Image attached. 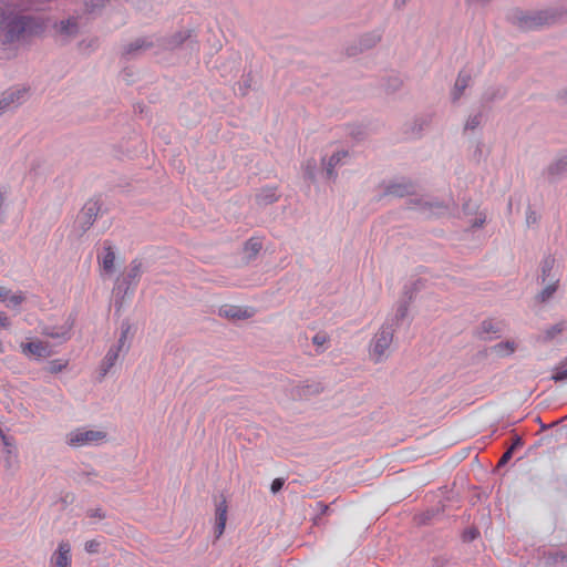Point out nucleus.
Wrapping results in <instances>:
<instances>
[{
	"label": "nucleus",
	"instance_id": "nucleus-49",
	"mask_svg": "<svg viewBox=\"0 0 567 567\" xmlns=\"http://www.w3.org/2000/svg\"><path fill=\"white\" fill-rule=\"evenodd\" d=\"M538 220V216L536 214V212L532 210V209H528L526 212V223L527 225H533V224H536Z\"/></svg>",
	"mask_w": 567,
	"mask_h": 567
},
{
	"label": "nucleus",
	"instance_id": "nucleus-26",
	"mask_svg": "<svg viewBox=\"0 0 567 567\" xmlns=\"http://www.w3.org/2000/svg\"><path fill=\"white\" fill-rule=\"evenodd\" d=\"M114 261H115V252L113 247L105 243L103 248V256L99 257V262L102 266L103 270L111 274L114 271Z\"/></svg>",
	"mask_w": 567,
	"mask_h": 567
},
{
	"label": "nucleus",
	"instance_id": "nucleus-22",
	"mask_svg": "<svg viewBox=\"0 0 567 567\" xmlns=\"http://www.w3.org/2000/svg\"><path fill=\"white\" fill-rule=\"evenodd\" d=\"M506 95L507 90L504 85H491L483 92L481 102L483 106H486L494 102L504 100Z\"/></svg>",
	"mask_w": 567,
	"mask_h": 567
},
{
	"label": "nucleus",
	"instance_id": "nucleus-50",
	"mask_svg": "<svg viewBox=\"0 0 567 567\" xmlns=\"http://www.w3.org/2000/svg\"><path fill=\"white\" fill-rule=\"evenodd\" d=\"M523 444H524L523 439L516 434V435H514L512 445L508 449H511L512 451H515L516 449L522 447Z\"/></svg>",
	"mask_w": 567,
	"mask_h": 567
},
{
	"label": "nucleus",
	"instance_id": "nucleus-43",
	"mask_svg": "<svg viewBox=\"0 0 567 567\" xmlns=\"http://www.w3.org/2000/svg\"><path fill=\"white\" fill-rule=\"evenodd\" d=\"M100 542L96 539L87 540L84 545V549L89 554H96L99 551Z\"/></svg>",
	"mask_w": 567,
	"mask_h": 567
},
{
	"label": "nucleus",
	"instance_id": "nucleus-46",
	"mask_svg": "<svg viewBox=\"0 0 567 567\" xmlns=\"http://www.w3.org/2000/svg\"><path fill=\"white\" fill-rule=\"evenodd\" d=\"M478 536V532L476 528H470V529H466L463 534V539L465 542H472L474 540L476 537Z\"/></svg>",
	"mask_w": 567,
	"mask_h": 567
},
{
	"label": "nucleus",
	"instance_id": "nucleus-39",
	"mask_svg": "<svg viewBox=\"0 0 567 567\" xmlns=\"http://www.w3.org/2000/svg\"><path fill=\"white\" fill-rule=\"evenodd\" d=\"M25 300L23 292L11 293L6 301L7 307L17 308Z\"/></svg>",
	"mask_w": 567,
	"mask_h": 567
},
{
	"label": "nucleus",
	"instance_id": "nucleus-5",
	"mask_svg": "<svg viewBox=\"0 0 567 567\" xmlns=\"http://www.w3.org/2000/svg\"><path fill=\"white\" fill-rule=\"evenodd\" d=\"M106 436L104 431L80 427L68 433L65 442L72 447H82L101 444L105 442Z\"/></svg>",
	"mask_w": 567,
	"mask_h": 567
},
{
	"label": "nucleus",
	"instance_id": "nucleus-3",
	"mask_svg": "<svg viewBox=\"0 0 567 567\" xmlns=\"http://www.w3.org/2000/svg\"><path fill=\"white\" fill-rule=\"evenodd\" d=\"M35 20L30 16L7 13L0 29L3 31V43L10 44L19 41L22 35L32 29Z\"/></svg>",
	"mask_w": 567,
	"mask_h": 567
},
{
	"label": "nucleus",
	"instance_id": "nucleus-16",
	"mask_svg": "<svg viewBox=\"0 0 567 567\" xmlns=\"http://www.w3.org/2000/svg\"><path fill=\"white\" fill-rule=\"evenodd\" d=\"M154 45L155 42L151 38H138L124 47L123 54L128 59H133L152 49Z\"/></svg>",
	"mask_w": 567,
	"mask_h": 567
},
{
	"label": "nucleus",
	"instance_id": "nucleus-56",
	"mask_svg": "<svg viewBox=\"0 0 567 567\" xmlns=\"http://www.w3.org/2000/svg\"><path fill=\"white\" fill-rule=\"evenodd\" d=\"M317 508L322 513L324 514L328 509H329V506L323 504L322 502H318L317 503Z\"/></svg>",
	"mask_w": 567,
	"mask_h": 567
},
{
	"label": "nucleus",
	"instance_id": "nucleus-55",
	"mask_svg": "<svg viewBox=\"0 0 567 567\" xmlns=\"http://www.w3.org/2000/svg\"><path fill=\"white\" fill-rule=\"evenodd\" d=\"M125 342H126V339H122V337L120 336L118 340H117V344L114 346L115 349H118V352L122 351V349L124 348L125 346Z\"/></svg>",
	"mask_w": 567,
	"mask_h": 567
},
{
	"label": "nucleus",
	"instance_id": "nucleus-47",
	"mask_svg": "<svg viewBox=\"0 0 567 567\" xmlns=\"http://www.w3.org/2000/svg\"><path fill=\"white\" fill-rule=\"evenodd\" d=\"M513 453H514V451H512L511 449H507L506 452L499 458L497 466L498 467L504 466L512 458Z\"/></svg>",
	"mask_w": 567,
	"mask_h": 567
},
{
	"label": "nucleus",
	"instance_id": "nucleus-63",
	"mask_svg": "<svg viewBox=\"0 0 567 567\" xmlns=\"http://www.w3.org/2000/svg\"><path fill=\"white\" fill-rule=\"evenodd\" d=\"M0 352H3L2 343L0 342Z\"/></svg>",
	"mask_w": 567,
	"mask_h": 567
},
{
	"label": "nucleus",
	"instance_id": "nucleus-29",
	"mask_svg": "<svg viewBox=\"0 0 567 567\" xmlns=\"http://www.w3.org/2000/svg\"><path fill=\"white\" fill-rule=\"evenodd\" d=\"M278 199L277 189L275 187H265L256 195V202L260 206H267Z\"/></svg>",
	"mask_w": 567,
	"mask_h": 567
},
{
	"label": "nucleus",
	"instance_id": "nucleus-34",
	"mask_svg": "<svg viewBox=\"0 0 567 567\" xmlns=\"http://www.w3.org/2000/svg\"><path fill=\"white\" fill-rule=\"evenodd\" d=\"M408 311H409V303L406 301H402L399 303L395 315L392 318L386 319L385 321L391 322L393 320V322L395 323V329H396L398 326L400 324V322L402 320H404L405 317L408 316Z\"/></svg>",
	"mask_w": 567,
	"mask_h": 567
},
{
	"label": "nucleus",
	"instance_id": "nucleus-37",
	"mask_svg": "<svg viewBox=\"0 0 567 567\" xmlns=\"http://www.w3.org/2000/svg\"><path fill=\"white\" fill-rule=\"evenodd\" d=\"M403 85V81L398 76L389 78L384 83V89L388 93L398 92Z\"/></svg>",
	"mask_w": 567,
	"mask_h": 567
},
{
	"label": "nucleus",
	"instance_id": "nucleus-7",
	"mask_svg": "<svg viewBox=\"0 0 567 567\" xmlns=\"http://www.w3.org/2000/svg\"><path fill=\"white\" fill-rule=\"evenodd\" d=\"M28 95L27 87H10L0 95V116L21 105Z\"/></svg>",
	"mask_w": 567,
	"mask_h": 567
},
{
	"label": "nucleus",
	"instance_id": "nucleus-24",
	"mask_svg": "<svg viewBox=\"0 0 567 567\" xmlns=\"http://www.w3.org/2000/svg\"><path fill=\"white\" fill-rule=\"evenodd\" d=\"M348 156L347 151H338L333 153L328 161L326 158H322V164L324 166L326 176L329 179L334 181L337 178V173L334 172L336 166H338L341 161Z\"/></svg>",
	"mask_w": 567,
	"mask_h": 567
},
{
	"label": "nucleus",
	"instance_id": "nucleus-25",
	"mask_svg": "<svg viewBox=\"0 0 567 567\" xmlns=\"http://www.w3.org/2000/svg\"><path fill=\"white\" fill-rule=\"evenodd\" d=\"M549 179H558L567 174V155H564L551 163L544 172Z\"/></svg>",
	"mask_w": 567,
	"mask_h": 567
},
{
	"label": "nucleus",
	"instance_id": "nucleus-10",
	"mask_svg": "<svg viewBox=\"0 0 567 567\" xmlns=\"http://www.w3.org/2000/svg\"><path fill=\"white\" fill-rule=\"evenodd\" d=\"M55 33L61 39L62 43H68L79 34L78 18L70 17L61 20L54 24Z\"/></svg>",
	"mask_w": 567,
	"mask_h": 567
},
{
	"label": "nucleus",
	"instance_id": "nucleus-42",
	"mask_svg": "<svg viewBox=\"0 0 567 567\" xmlns=\"http://www.w3.org/2000/svg\"><path fill=\"white\" fill-rule=\"evenodd\" d=\"M85 7L90 12L95 11L99 8H102L105 3V0H84Z\"/></svg>",
	"mask_w": 567,
	"mask_h": 567
},
{
	"label": "nucleus",
	"instance_id": "nucleus-19",
	"mask_svg": "<svg viewBox=\"0 0 567 567\" xmlns=\"http://www.w3.org/2000/svg\"><path fill=\"white\" fill-rule=\"evenodd\" d=\"M381 40V35L377 32L365 33L358 40V47H351L348 49L349 55H355L359 52L372 49Z\"/></svg>",
	"mask_w": 567,
	"mask_h": 567
},
{
	"label": "nucleus",
	"instance_id": "nucleus-48",
	"mask_svg": "<svg viewBox=\"0 0 567 567\" xmlns=\"http://www.w3.org/2000/svg\"><path fill=\"white\" fill-rule=\"evenodd\" d=\"M89 517H97L100 519L105 518V513L101 508H92L86 512Z\"/></svg>",
	"mask_w": 567,
	"mask_h": 567
},
{
	"label": "nucleus",
	"instance_id": "nucleus-38",
	"mask_svg": "<svg viewBox=\"0 0 567 567\" xmlns=\"http://www.w3.org/2000/svg\"><path fill=\"white\" fill-rule=\"evenodd\" d=\"M66 365H68V361L56 359V360H52L48 363L47 370H48V372H50L52 374H56V373L63 371L66 368Z\"/></svg>",
	"mask_w": 567,
	"mask_h": 567
},
{
	"label": "nucleus",
	"instance_id": "nucleus-4",
	"mask_svg": "<svg viewBox=\"0 0 567 567\" xmlns=\"http://www.w3.org/2000/svg\"><path fill=\"white\" fill-rule=\"evenodd\" d=\"M143 271H144L143 262L141 259L135 258L130 262L127 274L125 275L123 280L121 282H118L116 285V287L114 288V292H115L116 297H120V299H121L120 301L118 300L115 301V306L118 309L122 307L124 297L127 293H130V292L132 293L134 291L135 287L137 286L138 281H140V278L143 274Z\"/></svg>",
	"mask_w": 567,
	"mask_h": 567
},
{
	"label": "nucleus",
	"instance_id": "nucleus-9",
	"mask_svg": "<svg viewBox=\"0 0 567 567\" xmlns=\"http://www.w3.org/2000/svg\"><path fill=\"white\" fill-rule=\"evenodd\" d=\"M503 330H504L503 321L485 319L478 324V327L476 329V336L478 339H481L483 341H492L494 339L499 338Z\"/></svg>",
	"mask_w": 567,
	"mask_h": 567
},
{
	"label": "nucleus",
	"instance_id": "nucleus-44",
	"mask_svg": "<svg viewBox=\"0 0 567 567\" xmlns=\"http://www.w3.org/2000/svg\"><path fill=\"white\" fill-rule=\"evenodd\" d=\"M329 340V337L324 332H318L312 338V343L317 347H322L327 341Z\"/></svg>",
	"mask_w": 567,
	"mask_h": 567
},
{
	"label": "nucleus",
	"instance_id": "nucleus-27",
	"mask_svg": "<svg viewBox=\"0 0 567 567\" xmlns=\"http://www.w3.org/2000/svg\"><path fill=\"white\" fill-rule=\"evenodd\" d=\"M118 349H115V347H111L109 349L100 365L101 378H104L107 374V372L114 367L115 362L118 359Z\"/></svg>",
	"mask_w": 567,
	"mask_h": 567
},
{
	"label": "nucleus",
	"instance_id": "nucleus-8",
	"mask_svg": "<svg viewBox=\"0 0 567 567\" xmlns=\"http://www.w3.org/2000/svg\"><path fill=\"white\" fill-rule=\"evenodd\" d=\"M473 84V72L466 68L458 71L454 85L451 89L450 97L453 104L458 103L465 90Z\"/></svg>",
	"mask_w": 567,
	"mask_h": 567
},
{
	"label": "nucleus",
	"instance_id": "nucleus-53",
	"mask_svg": "<svg viewBox=\"0 0 567 567\" xmlns=\"http://www.w3.org/2000/svg\"><path fill=\"white\" fill-rule=\"evenodd\" d=\"M492 0H465L468 6H487Z\"/></svg>",
	"mask_w": 567,
	"mask_h": 567
},
{
	"label": "nucleus",
	"instance_id": "nucleus-54",
	"mask_svg": "<svg viewBox=\"0 0 567 567\" xmlns=\"http://www.w3.org/2000/svg\"><path fill=\"white\" fill-rule=\"evenodd\" d=\"M10 326L9 318L4 313H0V327L7 328Z\"/></svg>",
	"mask_w": 567,
	"mask_h": 567
},
{
	"label": "nucleus",
	"instance_id": "nucleus-2",
	"mask_svg": "<svg viewBox=\"0 0 567 567\" xmlns=\"http://www.w3.org/2000/svg\"><path fill=\"white\" fill-rule=\"evenodd\" d=\"M395 323L385 321L373 336L369 346V353L374 363H380L388 358V351L393 342Z\"/></svg>",
	"mask_w": 567,
	"mask_h": 567
},
{
	"label": "nucleus",
	"instance_id": "nucleus-23",
	"mask_svg": "<svg viewBox=\"0 0 567 567\" xmlns=\"http://www.w3.org/2000/svg\"><path fill=\"white\" fill-rule=\"evenodd\" d=\"M21 348H22V352L24 354H31L38 359L47 358L52 354V351H51L49 344L45 342H42V341H32V342H28V343H22Z\"/></svg>",
	"mask_w": 567,
	"mask_h": 567
},
{
	"label": "nucleus",
	"instance_id": "nucleus-31",
	"mask_svg": "<svg viewBox=\"0 0 567 567\" xmlns=\"http://www.w3.org/2000/svg\"><path fill=\"white\" fill-rule=\"evenodd\" d=\"M559 279L557 277H551L549 281H547L544 289L537 295V300L539 302L548 301L554 293L557 291Z\"/></svg>",
	"mask_w": 567,
	"mask_h": 567
},
{
	"label": "nucleus",
	"instance_id": "nucleus-61",
	"mask_svg": "<svg viewBox=\"0 0 567 567\" xmlns=\"http://www.w3.org/2000/svg\"><path fill=\"white\" fill-rule=\"evenodd\" d=\"M475 154L481 156L482 150L480 148V146H477V150H476Z\"/></svg>",
	"mask_w": 567,
	"mask_h": 567
},
{
	"label": "nucleus",
	"instance_id": "nucleus-1",
	"mask_svg": "<svg viewBox=\"0 0 567 567\" xmlns=\"http://www.w3.org/2000/svg\"><path fill=\"white\" fill-rule=\"evenodd\" d=\"M567 11L561 7H551L542 10H522L514 8L506 14V20L522 31H533L554 25L561 21Z\"/></svg>",
	"mask_w": 567,
	"mask_h": 567
},
{
	"label": "nucleus",
	"instance_id": "nucleus-6",
	"mask_svg": "<svg viewBox=\"0 0 567 567\" xmlns=\"http://www.w3.org/2000/svg\"><path fill=\"white\" fill-rule=\"evenodd\" d=\"M101 212V202L95 198L89 199L79 212L75 220V230L83 236L95 223Z\"/></svg>",
	"mask_w": 567,
	"mask_h": 567
},
{
	"label": "nucleus",
	"instance_id": "nucleus-33",
	"mask_svg": "<svg viewBox=\"0 0 567 567\" xmlns=\"http://www.w3.org/2000/svg\"><path fill=\"white\" fill-rule=\"evenodd\" d=\"M550 380L556 383L567 381V358L554 367Z\"/></svg>",
	"mask_w": 567,
	"mask_h": 567
},
{
	"label": "nucleus",
	"instance_id": "nucleus-20",
	"mask_svg": "<svg viewBox=\"0 0 567 567\" xmlns=\"http://www.w3.org/2000/svg\"><path fill=\"white\" fill-rule=\"evenodd\" d=\"M219 316L230 320H244L250 318L252 316V311L239 306L225 305L219 308Z\"/></svg>",
	"mask_w": 567,
	"mask_h": 567
},
{
	"label": "nucleus",
	"instance_id": "nucleus-41",
	"mask_svg": "<svg viewBox=\"0 0 567 567\" xmlns=\"http://www.w3.org/2000/svg\"><path fill=\"white\" fill-rule=\"evenodd\" d=\"M261 249V243L256 239H249L246 243V250L252 252L254 255L258 254Z\"/></svg>",
	"mask_w": 567,
	"mask_h": 567
},
{
	"label": "nucleus",
	"instance_id": "nucleus-59",
	"mask_svg": "<svg viewBox=\"0 0 567 567\" xmlns=\"http://www.w3.org/2000/svg\"><path fill=\"white\" fill-rule=\"evenodd\" d=\"M405 3V0H395V6L398 8H400L401 6H403Z\"/></svg>",
	"mask_w": 567,
	"mask_h": 567
},
{
	"label": "nucleus",
	"instance_id": "nucleus-62",
	"mask_svg": "<svg viewBox=\"0 0 567 567\" xmlns=\"http://www.w3.org/2000/svg\"><path fill=\"white\" fill-rule=\"evenodd\" d=\"M553 425H554V424H550V425L543 424V425H542V429H548V427H550V426H553Z\"/></svg>",
	"mask_w": 567,
	"mask_h": 567
},
{
	"label": "nucleus",
	"instance_id": "nucleus-45",
	"mask_svg": "<svg viewBox=\"0 0 567 567\" xmlns=\"http://www.w3.org/2000/svg\"><path fill=\"white\" fill-rule=\"evenodd\" d=\"M285 480L281 477L275 478L270 485V491L272 494H277L284 486Z\"/></svg>",
	"mask_w": 567,
	"mask_h": 567
},
{
	"label": "nucleus",
	"instance_id": "nucleus-11",
	"mask_svg": "<svg viewBox=\"0 0 567 567\" xmlns=\"http://www.w3.org/2000/svg\"><path fill=\"white\" fill-rule=\"evenodd\" d=\"M413 205L425 217L442 216L449 210V205L440 200L416 199Z\"/></svg>",
	"mask_w": 567,
	"mask_h": 567
},
{
	"label": "nucleus",
	"instance_id": "nucleus-57",
	"mask_svg": "<svg viewBox=\"0 0 567 567\" xmlns=\"http://www.w3.org/2000/svg\"><path fill=\"white\" fill-rule=\"evenodd\" d=\"M559 99H561L563 101L567 102V87L561 90L558 94Z\"/></svg>",
	"mask_w": 567,
	"mask_h": 567
},
{
	"label": "nucleus",
	"instance_id": "nucleus-14",
	"mask_svg": "<svg viewBox=\"0 0 567 567\" xmlns=\"http://www.w3.org/2000/svg\"><path fill=\"white\" fill-rule=\"evenodd\" d=\"M72 555L69 542L62 540L51 556V567H71Z\"/></svg>",
	"mask_w": 567,
	"mask_h": 567
},
{
	"label": "nucleus",
	"instance_id": "nucleus-36",
	"mask_svg": "<svg viewBox=\"0 0 567 567\" xmlns=\"http://www.w3.org/2000/svg\"><path fill=\"white\" fill-rule=\"evenodd\" d=\"M316 168H317L316 161L313 158L307 159V162L303 165L305 178L313 182L316 179Z\"/></svg>",
	"mask_w": 567,
	"mask_h": 567
},
{
	"label": "nucleus",
	"instance_id": "nucleus-52",
	"mask_svg": "<svg viewBox=\"0 0 567 567\" xmlns=\"http://www.w3.org/2000/svg\"><path fill=\"white\" fill-rule=\"evenodd\" d=\"M11 296V290L6 287H0V301L6 302L8 298Z\"/></svg>",
	"mask_w": 567,
	"mask_h": 567
},
{
	"label": "nucleus",
	"instance_id": "nucleus-32",
	"mask_svg": "<svg viewBox=\"0 0 567 567\" xmlns=\"http://www.w3.org/2000/svg\"><path fill=\"white\" fill-rule=\"evenodd\" d=\"M566 327H567V324L564 321L555 323V324L548 327L543 332L542 341H544V342L551 341L558 334H560L563 331H565Z\"/></svg>",
	"mask_w": 567,
	"mask_h": 567
},
{
	"label": "nucleus",
	"instance_id": "nucleus-18",
	"mask_svg": "<svg viewBox=\"0 0 567 567\" xmlns=\"http://www.w3.org/2000/svg\"><path fill=\"white\" fill-rule=\"evenodd\" d=\"M0 440L3 444L4 450V466L10 470L17 465V453H16V444L12 436H8L4 434L2 429L0 427Z\"/></svg>",
	"mask_w": 567,
	"mask_h": 567
},
{
	"label": "nucleus",
	"instance_id": "nucleus-13",
	"mask_svg": "<svg viewBox=\"0 0 567 567\" xmlns=\"http://www.w3.org/2000/svg\"><path fill=\"white\" fill-rule=\"evenodd\" d=\"M74 324V319L69 318L64 324L60 327L44 326L41 328V334L56 339L60 342H65L71 338V330Z\"/></svg>",
	"mask_w": 567,
	"mask_h": 567
},
{
	"label": "nucleus",
	"instance_id": "nucleus-40",
	"mask_svg": "<svg viewBox=\"0 0 567 567\" xmlns=\"http://www.w3.org/2000/svg\"><path fill=\"white\" fill-rule=\"evenodd\" d=\"M486 223V214L485 213H478L477 216L471 221V228L476 229L483 227V225Z\"/></svg>",
	"mask_w": 567,
	"mask_h": 567
},
{
	"label": "nucleus",
	"instance_id": "nucleus-51",
	"mask_svg": "<svg viewBox=\"0 0 567 567\" xmlns=\"http://www.w3.org/2000/svg\"><path fill=\"white\" fill-rule=\"evenodd\" d=\"M131 331V324L127 321H123L121 324V337L122 339H127V336Z\"/></svg>",
	"mask_w": 567,
	"mask_h": 567
},
{
	"label": "nucleus",
	"instance_id": "nucleus-21",
	"mask_svg": "<svg viewBox=\"0 0 567 567\" xmlns=\"http://www.w3.org/2000/svg\"><path fill=\"white\" fill-rule=\"evenodd\" d=\"M227 502L226 498L221 495L220 502L216 504V511H215V533L216 538H219L226 527V520H227Z\"/></svg>",
	"mask_w": 567,
	"mask_h": 567
},
{
	"label": "nucleus",
	"instance_id": "nucleus-28",
	"mask_svg": "<svg viewBox=\"0 0 567 567\" xmlns=\"http://www.w3.org/2000/svg\"><path fill=\"white\" fill-rule=\"evenodd\" d=\"M517 349V344L515 341L505 340L498 342L491 347L492 353L496 354L499 358H505L512 355Z\"/></svg>",
	"mask_w": 567,
	"mask_h": 567
},
{
	"label": "nucleus",
	"instance_id": "nucleus-17",
	"mask_svg": "<svg viewBox=\"0 0 567 567\" xmlns=\"http://www.w3.org/2000/svg\"><path fill=\"white\" fill-rule=\"evenodd\" d=\"M322 390H323V388L320 382H308L307 381V382L295 385L291 389L290 394H291L292 399L302 400V399H308L312 395H317V394L321 393Z\"/></svg>",
	"mask_w": 567,
	"mask_h": 567
},
{
	"label": "nucleus",
	"instance_id": "nucleus-58",
	"mask_svg": "<svg viewBox=\"0 0 567 567\" xmlns=\"http://www.w3.org/2000/svg\"><path fill=\"white\" fill-rule=\"evenodd\" d=\"M249 83L248 82H244V87H239V90L241 91V94H246L247 92V89L249 87Z\"/></svg>",
	"mask_w": 567,
	"mask_h": 567
},
{
	"label": "nucleus",
	"instance_id": "nucleus-35",
	"mask_svg": "<svg viewBox=\"0 0 567 567\" xmlns=\"http://www.w3.org/2000/svg\"><path fill=\"white\" fill-rule=\"evenodd\" d=\"M483 120V113L477 112L475 114H470L465 124H464V131H475L482 124Z\"/></svg>",
	"mask_w": 567,
	"mask_h": 567
},
{
	"label": "nucleus",
	"instance_id": "nucleus-12",
	"mask_svg": "<svg viewBox=\"0 0 567 567\" xmlns=\"http://www.w3.org/2000/svg\"><path fill=\"white\" fill-rule=\"evenodd\" d=\"M192 37H193V30H190V29L178 30L168 37L159 38L157 40V45L164 50H175V49L179 48L183 43H185L187 40L192 39Z\"/></svg>",
	"mask_w": 567,
	"mask_h": 567
},
{
	"label": "nucleus",
	"instance_id": "nucleus-60",
	"mask_svg": "<svg viewBox=\"0 0 567 567\" xmlns=\"http://www.w3.org/2000/svg\"><path fill=\"white\" fill-rule=\"evenodd\" d=\"M468 209H470V204H468V203H465V204L463 205V210H464L465 213H467V212H468Z\"/></svg>",
	"mask_w": 567,
	"mask_h": 567
},
{
	"label": "nucleus",
	"instance_id": "nucleus-30",
	"mask_svg": "<svg viewBox=\"0 0 567 567\" xmlns=\"http://www.w3.org/2000/svg\"><path fill=\"white\" fill-rule=\"evenodd\" d=\"M555 264H556V259L554 256L547 255L544 257V259L542 260V265H540L542 284H546L547 281H549V279L551 277H556L555 275H553Z\"/></svg>",
	"mask_w": 567,
	"mask_h": 567
},
{
	"label": "nucleus",
	"instance_id": "nucleus-15",
	"mask_svg": "<svg viewBox=\"0 0 567 567\" xmlns=\"http://www.w3.org/2000/svg\"><path fill=\"white\" fill-rule=\"evenodd\" d=\"M414 193V185L410 179L402 178L389 183L384 188L385 196L405 197Z\"/></svg>",
	"mask_w": 567,
	"mask_h": 567
}]
</instances>
